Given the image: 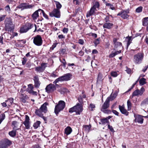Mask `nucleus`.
<instances>
[{"instance_id": "obj_1", "label": "nucleus", "mask_w": 148, "mask_h": 148, "mask_svg": "<svg viewBox=\"0 0 148 148\" xmlns=\"http://www.w3.org/2000/svg\"><path fill=\"white\" fill-rule=\"evenodd\" d=\"M48 104V103L47 102H45L41 105L39 109L36 110L35 113L36 115L39 116H42V113H45L47 112V106Z\"/></svg>"}, {"instance_id": "obj_2", "label": "nucleus", "mask_w": 148, "mask_h": 148, "mask_svg": "<svg viewBox=\"0 0 148 148\" xmlns=\"http://www.w3.org/2000/svg\"><path fill=\"white\" fill-rule=\"evenodd\" d=\"M71 76L72 75L70 73L66 74L56 79L53 82V83L56 84V85H58L57 83L58 82L69 80L71 79Z\"/></svg>"}, {"instance_id": "obj_3", "label": "nucleus", "mask_w": 148, "mask_h": 148, "mask_svg": "<svg viewBox=\"0 0 148 148\" xmlns=\"http://www.w3.org/2000/svg\"><path fill=\"white\" fill-rule=\"evenodd\" d=\"M65 106V103L64 101H59L58 104L56 106L55 108V112L56 115L58 114L59 112L64 109Z\"/></svg>"}, {"instance_id": "obj_4", "label": "nucleus", "mask_w": 148, "mask_h": 148, "mask_svg": "<svg viewBox=\"0 0 148 148\" xmlns=\"http://www.w3.org/2000/svg\"><path fill=\"white\" fill-rule=\"evenodd\" d=\"M5 30L11 32L14 29L13 23L10 19L7 18L5 21Z\"/></svg>"}, {"instance_id": "obj_5", "label": "nucleus", "mask_w": 148, "mask_h": 148, "mask_svg": "<svg viewBox=\"0 0 148 148\" xmlns=\"http://www.w3.org/2000/svg\"><path fill=\"white\" fill-rule=\"evenodd\" d=\"M110 100V97H108L106 100L101 108V110L105 113L109 114L110 112V110L106 109L109 106Z\"/></svg>"}, {"instance_id": "obj_6", "label": "nucleus", "mask_w": 148, "mask_h": 148, "mask_svg": "<svg viewBox=\"0 0 148 148\" xmlns=\"http://www.w3.org/2000/svg\"><path fill=\"white\" fill-rule=\"evenodd\" d=\"M32 24L29 23H27L25 25L22 26L20 30L21 33H26L33 27Z\"/></svg>"}, {"instance_id": "obj_7", "label": "nucleus", "mask_w": 148, "mask_h": 148, "mask_svg": "<svg viewBox=\"0 0 148 148\" xmlns=\"http://www.w3.org/2000/svg\"><path fill=\"white\" fill-rule=\"evenodd\" d=\"M43 41L41 36L40 35H37L34 37L33 40V43L37 46H40L42 44Z\"/></svg>"}, {"instance_id": "obj_8", "label": "nucleus", "mask_w": 148, "mask_h": 148, "mask_svg": "<svg viewBox=\"0 0 148 148\" xmlns=\"http://www.w3.org/2000/svg\"><path fill=\"white\" fill-rule=\"evenodd\" d=\"M47 63H42L40 64V66L36 67L35 68V71L38 73L43 72L47 66Z\"/></svg>"}, {"instance_id": "obj_9", "label": "nucleus", "mask_w": 148, "mask_h": 148, "mask_svg": "<svg viewBox=\"0 0 148 148\" xmlns=\"http://www.w3.org/2000/svg\"><path fill=\"white\" fill-rule=\"evenodd\" d=\"M143 57V55L141 53H139L134 56V61L135 63L139 64L141 62Z\"/></svg>"}, {"instance_id": "obj_10", "label": "nucleus", "mask_w": 148, "mask_h": 148, "mask_svg": "<svg viewBox=\"0 0 148 148\" xmlns=\"http://www.w3.org/2000/svg\"><path fill=\"white\" fill-rule=\"evenodd\" d=\"M58 85L50 84L46 86L45 88L46 91L48 93L52 92L56 90V86H58Z\"/></svg>"}, {"instance_id": "obj_11", "label": "nucleus", "mask_w": 148, "mask_h": 148, "mask_svg": "<svg viewBox=\"0 0 148 148\" xmlns=\"http://www.w3.org/2000/svg\"><path fill=\"white\" fill-rule=\"evenodd\" d=\"M145 89L143 87H142L140 90L136 89L132 93V97L136 96H141L145 91Z\"/></svg>"}, {"instance_id": "obj_12", "label": "nucleus", "mask_w": 148, "mask_h": 148, "mask_svg": "<svg viewBox=\"0 0 148 148\" xmlns=\"http://www.w3.org/2000/svg\"><path fill=\"white\" fill-rule=\"evenodd\" d=\"M34 6L32 5H29L26 3H22L17 7V8L21 9L22 10L32 8Z\"/></svg>"}, {"instance_id": "obj_13", "label": "nucleus", "mask_w": 148, "mask_h": 148, "mask_svg": "<svg viewBox=\"0 0 148 148\" xmlns=\"http://www.w3.org/2000/svg\"><path fill=\"white\" fill-rule=\"evenodd\" d=\"M49 15L51 17L60 18V10H58L56 8L54 9L52 12L49 13Z\"/></svg>"}, {"instance_id": "obj_14", "label": "nucleus", "mask_w": 148, "mask_h": 148, "mask_svg": "<svg viewBox=\"0 0 148 148\" xmlns=\"http://www.w3.org/2000/svg\"><path fill=\"white\" fill-rule=\"evenodd\" d=\"M135 117L134 121L136 123L142 124L143 123V116L140 115H134Z\"/></svg>"}, {"instance_id": "obj_15", "label": "nucleus", "mask_w": 148, "mask_h": 148, "mask_svg": "<svg viewBox=\"0 0 148 148\" xmlns=\"http://www.w3.org/2000/svg\"><path fill=\"white\" fill-rule=\"evenodd\" d=\"M12 144L11 142L8 140H5L2 143H0V148H6Z\"/></svg>"}, {"instance_id": "obj_16", "label": "nucleus", "mask_w": 148, "mask_h": 148, "mask_svg": "<svg viewBox=\"0 0 148 148\" xmlns=\"http://www.w3.org/2000/svg\"><path fill=\"white\" fill-rule=\"evenodd\" d=\"M75 107V110L76 114H79L83 110L82 104L78 103Z\"/></svg>"}, {"instance_id": "obj_17", "label": "nucleus", "mask_w": 148, "mask_h": 148, "mask_svg": "<svg viewBox=\"0 0 148 148\" xmlns=\"http://www.w3.org/2000/svg\"><path fill=\"white\" fill-rule=\"evenodd\" d=\"M129 13V10L128 9L126 10H123L122 15L121 17L124 19L127 18L129 17V15L128 14Z\"/></svg>"}, {"instance_id": "obj_18", "label": "nucleus", "mask_w": 148, "mask_h": 148, "mask_svg": "<svg viewBox=\"0 0 148 148\" xmlns=\"http://www.w3.org/2000/svg\"><path fill=\"white\" fill-rule=\"evenodd\" d=\"M34 86L38 88L40 86V83L39 81V79L38 75L35 76L34 77Z\"/></svg>"}, {"instance_id": "obj_19", "label": "nucleus", "mask_w": 148, "mask_h": 148, "mask_svg": "<svg viewBox=\"0 0 148 148\" xmlns=\"http://www.w3.org/2000/svg\"><path fill=\"white\" fill-rule=\"evenodd\" d=\"M29 117L27 115L25 116V121L23 122V123L25 125L26 128L28 129L30 127V123L29 122Z\"/></svg>"}, {"instance_id": "obj_20", "label": "nucleus", "mask_w": 148, "mask_h": 148, "mask_svg": "<svg viewBox=\"0 0 148 148\" xmlns=\"http://www.w3.org/2000/svg\"><path fill=\"white\" fill-rule=\"evenodd\" d=\"M119 108L121 113L127 116L128 114V112L127 111V110L125 109V107L124 105L123 106H119Z\"/></svg>"}, {"instance_id": "obj_21", "label": "nucleus", "mask_w": 148, "mask_h": 148, "mask_svg": "<svg viewBox=\"0 0 148 148\" xmlns=\"http://www.w3.org/2000/svg\"><path fill=\"white\" fill-rule=\"evenodd\" d=\"M113 25V23L108 22L104 24L103 27L104 28H107L110 29L112 27Z\"/></svg>"}, {"instance_id": "obj_22", "label": "nucleus", "mask_w": 148, "mask_h": 148, "mask_svg": "<svg viewBox=\"0 0 148 148\" xmlns=\"http://www.w3.org/2000/svg\"><path fill=\"white\" fill-rule=\"evenodd\" d=\"M96 10V9H95L94 8L92 7L90 11L87 13L86 16L88 17L92 15Z\"/></svg>"}, {"instance_id": "obj_23", "label": "nucleus", "mask_w": 148, "mask_h": 148, "mask_svg": "<svg viewBox=\"0 0 148 148\" xmlns=\"http://www.w3.org/2000/svg\"><path fill=\"white\" fill-rule=\"evenodd\" d=\"M19 123L16 121H13L12 123V126L13 127V129L15 130H19V128H17L18 126Z\"/></svg>"}, {"instance_id": "obj_24", "label": "nucleus", "mask_w": 148, "mask_h": 148, "mask_svg": "<svg viewBox=\"0 0 148 148\" xmlns=\"http://www.w3.org/2000/svg\"><path fill=\"white\" fill-rule=\"evenodd\" d=\"M72 131L71 128L69 126H68L64 130V133L66 135H68L71 133Z\"/></svg>"}, {"instance_id": "obj_25", "label": "nucleus", "mask_w": 148, "mask_h": 148, "mask_svg": "<svg viewBox=\"0 0 148 148\" xmlns=\"http://www.w3.org/2000/svg\"><path fill=\"white\" fill-rule=\"evenodd\" d=\"M132 39L131 36L127 37L125 39V41L127 42V47H128L130 44L132 42Z\"/></svg>"}, {"instance_id": "obj_26", "label": "nucleus", "mask_w": 148, "mask_h": 148, "mask_svg": "<svg viewBox=\"0 0 148 148\" xmlns=\"http://www.w3.org/2000/svg\"><path fill=\"white\" fill-rule=\"evenodd\" d=\"M38 12L39 11L38 10L36 11L32 15V17L34 20L36 19L39 16Z\"/></svg>"}, {"instance_id": "obj_27", "label": "nucleus", "mask_w": 148, "mask_h": 148, "mask_svg": "<svg viewBox=\"0 0 148 148\" xmlns=\"http://www.w3.org/2000/svg\"><path fill=\"white\" fill-rule=\"evenodd\" d=\"M14 99L12 98H8L7 100L5 101L8 106L11 105L13 102Z\"/></svg>"}, {"instance_id": "obj_28", "label": "nucleus", "mask_w": 148, "mask_h": 148, "mask_svg": "<svg viewBox=\"0 0 148 148\" xmlns=\"http://www.w3.org/2000/svg\"><path fill=\"white\" fill-rule=\"evenodd\" d=\"M34 87L32 84H30L28 85V87L27 88V91L29 93H30L33 91Z\"/></svg>"}, {"instance_id": "obj_29", "label": "nucleus", "mask_w": 148, "mask_h": 148, "mask_svg": "<svg viewBox=\"0 0 148 148\" xmlns=\"http://www.w3.org/2000/svg\"><path fill=\"white\" fill-rule=\"evenodd\" d=\"M114 50L116 49H118L119 48L121 47L122 43L121 42H117V43L114 44Z\"/></svg>"}, {"instance_id": "obj_30", "label": "nucleus", "mask_w": 148, "mask_h": 148, "mask_svg": "<svg viewBox=\"0 0 148 148\" xmlns=\"http://www.w3.org/2000/svg\"><path fill=\"white\" fill-rule=\"evenodd\" d=\"M143 24L144 26H146L148 25V17L143 18Z\"/></svg>"}, {"instance_id": "obj_31", "label": "nucleus", "mask_w": 148, "mask_h": 148, "mask_svg": "<svg viewBox=\"0 0 148 148\" xmlns=\"http://www.w3.org/2000/svg\"><path fill=\"white\" fill-rule=\"evenodd\" d=\"M93 6L92 7L95 9L96 8H99V7L100 4L99 3L98 1H96L93 3Z\"/></svg>"}, {"instance_id": "obj_32", "label": "nucleus", "mask_w": 148, "mask_h": 148, "mask_svg": "<svg viewBox=\"0 0 148 148\" xmlns=\"http://www.w3.org/2000/svg\"><path fill=\"white\" fill-rule=\"evenodd\" d=\"M102 74L100 73H99L98 75V77L97 80V83H99L102 80Z\"/></svg>"}, {"instance_id": "obj_33", "label": "nucleus", "mask_w": 148, "mask_h": 148, "mask_svg": "<svg viewBox=\"0 0 148 148\" xmlns=\"http://www.w3.org/2000/svg\"><path fill=\"white\" fill-rule=\"evenodd\" d=\"M55 2V4L56 5V7L57 9L60 10V9L62 7V5L58 1H54Z\"/></svg>"}, {"instance_id": "obj_34", "label": "nucleus", "mask_w": 148, "mask_h": 148, "mask_svg": "<svg viewBox=\"0 0 148 148\" xmlns=\"http://www.w3.org/2000/svg\"><path fill=\"white\" fill-rule=\"evenodd\" d=\"M40 122L39 121H37L36 123H34L33 125V127L35 129H36L40 126Z\"/></svg>"}, {"instance_id": "obj_35", "label": "nucleus", "mask_w": 148, "mask_h": 148, "mask_svg": "<svg viewBox=\"0 0 148 148\" xmlns=\"http://www.w3.org/2000/svg\"><path fill=\"white\" fill-rule=\"evenodd\" d=\"M117 95V92H115L114 94H112L110 95V97H109L110 99H111V100H113L115 99Z\"/></svg>"}, {"instance_id": "obj_36", "label": "nucleus", "mask_w": 148, "mask_h": 148, "mask_svg": "<svg viewBox=\"0 0 148 148\" xmlns=\"http://www.w3.org/2000/svg\"><path fill=\"white\" fill-rule=\"evenodd\" d=\"M38 11H39V12L40 13V14H41L42 13L43 16L44 17L46 18L47 19H48V16L46 14L43 10L40 9H38Z\"/></svg>"}, {"instance_id": "obj_37", "label": "nucleus", "mask_w": 148, "mask_h": 148, "mask_svg": "<svg viewBox=\"0 0 148 148\" xmlns=\"http://www.w3.org/2000/svg\"><path fill=\"white\" fill-rule=\"evenodd\" d=\"M16 130H14L9 133V135L13 137L16 135Z\"/></svg>"}, {"instance_id": "obj_38", "label": "nucleus", "mask_w": 148, "mask_h": 148, "mask_svg": "<svg viewBox=\"0 0 148 148\" xmlns=\"http://www.w3.org/2000/svg\"><path fill=\"white\" fill-rule=\"evenodd\" d=\"M145 80V79L144 78H142L140 79L139 81L140 85H143L145 84L146 83Z\"/></svg>"}, {"instance_id": "obj_39", "label": "nucleus", "mask_w": 148, "mask_h": 148, "mask_svg": "<svg viewBox=\"0 0 148 148\" xmlns=\"http://www.w3.org/2000/svg\"><path fill=\"white\" fill-rule=\"evenodd\" d=\"M91 126L89 125H86L84 126L83 129L86 132H88L90 130Z\"/></svg>"}, {"instance_id": "obj_40", "label": "nucleus", "mask_w": 148, "mask_h": 148, "mask_svg": "<svg viewBox=\"0 0 148 148\" xmlns=\"http://www.w3.org/2000/svg\"><path fill=\"white\" fill-rule=\"evenodd\" d=\"M101 121L102 124L104 125L106 123H108V121L107 118L101 119Z\"/></svg>"}, {"instance_id": "obj_41", "label": "nucleus", "mask_w": 148, "mask_h": 148, "mask_svg": "<svg viewBox=\"0 0 148 148\" xmlns=\"http://www.w3.org/2000/svg\"><path fill=\"white\" fill-rule=\"evenodd\" d=\"M127 106L128 107V110H130L131 109L132 104L130 101L128 100L127 101Z\"/></svg>"}, {"instance_id": "obj_42", "label": "nucleus", "mask_w": 148, "mask_h": 148, "mask_svg": "<svg viewBox=\"0 0 148 148\" xmlns=\"http://www.w3.org/2000/svg\"><path fill=\"white\" fill-rule=\"evenodd\" d=\"M143 9V7L142 6H139L136 9V12L137 13L140 12L142 11Z\"/></svg>"}, {"instance_id": "obj_43", "label": "nucleus", "mask_w": 148, "mask_h": 148, "mask_svg": "<svg viewBox=\"0 0 148 148\" xmlns=\"http://www.w3.org/2000/svg\"><path fill=\"white\" fill-rule=\"evenodd\" d=\"M95 108V106L94 104L92 103H90V104L89 108L90 110L92 111L93 110V108Z\"/></svg>"}, {"instance_id": "obj_44", "label": "nucleus", "mask_w": 148, "mask_h": 148, "mask_svg": "<svg viewBox=\"0 0 148 148\" xmlns=\"http://www.w3.org/2000/svg\"><path fill=\"white\" fill-rule=\"evenodd\" d=\"M75 107L74 106L73 107L70 108L69 110V112L70 113H72L74 112H76V110H75Z\"/></svg>"}, {"instance_id": "obj_45", "label": "nucleus", "mask_w": 148, "mask_h": 148, "mask_svg": "<svg viewBox=\"0 0 148 148\" xmlns=\"http://www.w3.org/2000/svg\"><path fill=\"white\" fill-rule=\"evenodd\" d=\"M106 6H109L110 8L112 10H114V8L113 5L110 3H107L106 4Z\"/></svg>"}, {"instance_id": "obj_46", "label": "nucleus", "mask_w": 148, "mask_h": 148, "mask_svg": "<svg viewBox=\"0 0 148 148\" xmlns=\"http://www.w3.org/2000/svg\"><path fill=\"white\" fill-rule=\"evenodd\" d=\"M86 97V96L85 95H83L82 96H80L78 98L79 101V102H81L82 101V99Z\"/></svg>"}, {"instance_id": "obj_47", "label": "nucleus", "mask_w": 148, "mask_h": 148, "mask_svg": "<svg viewBox=\"0 0 148 148\" xmlns=\"http://www.w3.org/2000/svg\"><path fill=\"white\" fill-rule=\"evenodd\" d=\"M6 15H0V21H1L5 18Z\"/></svg>"}, {"instance_id": "obj_48", "label": "nucleus", "mask_w": 148, "mask_h": 148, "mask_svg": "<svg viewBox=\"0 0 148 148\" xmlns=\"http://www.w3.org/2000/svg\"><path fill=\"white\" fill-rule=\"evenodd\" d=\"M100 40V38H99L97 39H96L94 42L95 44L96 45H97L99 43V41Z\"/></svg>"}, {"instance_id": "obj_49", "label": "nucleus", "mask_w": 148, "mask_h": 148, "mask_svg": "<svg viewBox=\"0 0 148 148\" xmlns=\"http://www.w3.org/2000/svg\"><path fill=\"white\" fill-rule=\"evenodd\" d=\"M111 75L114 77H116L118 75L117 73L116 72H112L111 73Z\"/></svg>"}, {"instance_id": "obj_50", "label": "nucleus", "mask_w": 148, "mask_h": 148, "mask_svg": "<svg viewBox=\"0 0 148 148\" xmlns=\"http://www.w3.org/2000/svg\"><path fill=\"white\" fill-rule=\"evenodd\" d=\"M27 62V58L26 57H24L23 58L22 61V64L23 65H25Z\"/></svg>"}, {"instance_id": "obj_51", "label": "nucleus", "mask_w": 148, "mask_h": 148, "mask_svg": "<svg viewBox=\"0 0 148 148\" xmlns=\"http://www.w3.org/2000/svg\"><path fill=\"white\" fill-rule=\"evenodd\" d=\"M110 16H106L104 20L106 23H108L110 21Z\"/></svg>"}, {"instance_id": "obj_52", "label": "nucleus", "mask_w": 148, "mask_h": 148, "mask_svg": "<svg viewBox=\"0 0 148 148\" xmlns=\"http://www.w3.org/2000/svg\"><path fill=\"white\" fill-rule=\"evenodd\" d=\"M5 10L8 11V12H10V9L9 6V5H7L5 7Z\"/></svg>"}, {"instance_id": "obj_53", "label": "nucleus", "mask_w": 148, "mask_h": 148, "mask_svg": "<svg viewBox=\"0 0 148 148\" xmlns=\"http://www.w3.org/2000/svg\"><path fill=\"white\" fill-rule=\"evenodd\" d=\"M115 55L114 53L112 52L109 56V57L110 58H112L114 57L115 56Z\"/></svg>"}, {"instance_id": "obj_54", "label": "nucleus", "mask_w": 148, "mask_h": 148, "mask_svg": "<svg viewBox=\"0 0 148 148\" xmlns=\"http://www.w3.org/2000/svg\"><path fill=\"white\" fill-rule=\"evenodd\" d=\"M126 69L125 70L127 72L128 74H130L131 72V70L130 69H129L128 68H127V67H126Z\"/></svg>"}, {"instance_id": "obj_55", "label": "nucleus", "mask_w": 148, "mask_h": 148, "mask_svg": "<svg viewBox=\"0 0 148 148\" xmlns=\"http://www.w3.org/2000/svg\"><path fill=\"white\" fill-rule=\"evenodd\" d=\"M78 42L79 43L82 45H83L84 43V41L82 39H80L78 40Z\"/></svg>"}, {"instance_id": "obj_56", "label": "nucleus", "mask_w": 148, "mask_h": 148, "mask_svg": "<svg viewBox=\"0 0 148 148\" xmlns=\"http://www.w3.org/2000/svg\"><path fill=\"white\" fill-rule=\"evenodd\" d=\"M108 129L110 130L112 132H113L114 129L112 126L110 125H108Z\"/></svg>"}, {"instance_id": "obj_57", "label": "nucleus", "mask_w": 148, "mask_h": 148, "mask_svg": "<svg viewBox=\"0 0 148 148\" xmlns=\"http://www.w3.org/2000/svg\"><path fill=\"white\" fill-rule=\"evenodd\" d=\"M62 31L64 33L66 34L68 31V29L67 28H64L63 29Z\"/></svg>"}, {"instance_id": "obj_58", "label": "nucleus", "mask_w": 148, "mask_h": 148, "mask_svg": "<svg viewBox=\"0 0 148 148\" xmlns=\"http://www.w3.org/2000/svg\"><path fill=\"white\" fill-rule=\"evenodd\" d=\"M58 38L60 39H64L65 38V36L62 34L58 36Z\"/></svg>"}, {"instance_id": "obj_59", "label": "nucleus", "mask_w": 148, "mask_h": 148, "mask_svg": "<svg viewBox=\"0 0 148 148\" xmlns=\"http://www.w3.org/2000/svg\"><path fill=\"white\" fill-rule=\"evenodd\" d=\"M23 96V95L22 94H21V95L20 99L21 100V101L25 103V99L23 98L22 97Z\"/></svg>"}, {"instance_id": "obj_60", "label": "nucleus", "mask_w": 148, "mask_h": 148, "mask_svg": "<svg viewBox=\"0 0 148 148\" xmlns=\"http://www.w3.org/2000/svg\"><path fill=\"white\" fill-rule=\"evenodd\" d=\"M112 112L115 115H116L117 116L119 115V112H117V111H116V110H112Z\"/></svg>"}, {"instance_id": "obj_61", "label": "nucleus", "mask_w": 148, "mask_h": 148, "mask_svg": "<svg viewBox=\"0 0 148 148\" xmlns=\"http://www.w3.org/2000/svg\"><path fill=\"white\" fill-rule=\"evenodd\" d=\"M63 63V65L65 67L66 64V62L65 60L64 59H63V60L62 61H61Z\"/></svg>"}, {"instance_id": "obj_62", "label": "nucleus", "mask_w": 148, "mask_h": 148, "mask_svg": "<svg viewBox=\"0 0 148 148\" xmlns=\"http://www.w3.org/2000/svg\"><path fill=\"white\" fill-rule=\"evenodd\" d=\"M90 57L89 56H87L86 57V61H87L88 62H89L90 61Z\"/></svg>"}, {"instance_id": "obj_63", "label": "nucleus", "mask_w": 148, "mask_h": 148, "mask_svg": "<svg viewBox=\"0 0 148 148\" xmlns=\"http://www.w3.org/2000/svg\"><path fill=\"white\" fill-rule=\"evenodd\" d=\"M30 94H32L33 95L37 96V93L36 91H34L33 90L30 93Z\"/></svg>"}, {"instance_id": "obj_64", "label": "nucleus", "mask_w": 148, "mask_h": 148, "mask_svg": "<svg viewBox=\"0 0 148 148\" xmlns=\"http://www.w3.org/2000/svg\"><path fill=\"white\" fill-rule=\"evenodd\" d=\"M148 68V65H147L143 69V71L144 72H145V71H146L147 69Z\"/></svg>"}]
</instances>
